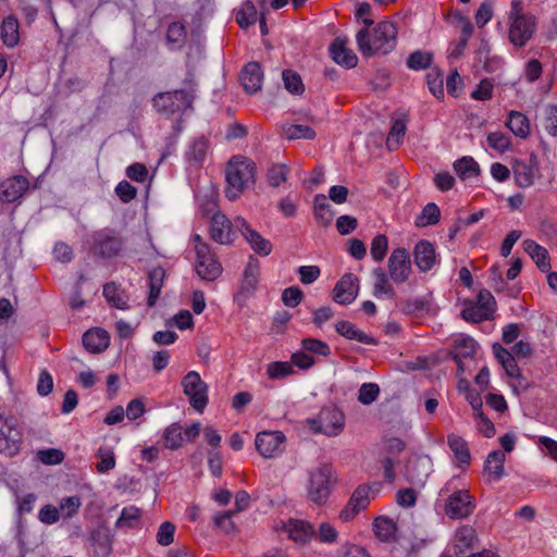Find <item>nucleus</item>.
<instances>
[{
  "instance_id": "79ce46f5",
  "label": "nucleus",
  "mask_w": 557,
  "mask_h": 557,
  "mask_svg": "<svg viewBox=\"0 0 557 557\" xmlns=\"http://www.w3.org/2000/svg\"><path fill=\"white\" fill-rule=\"evenodd\" d=\"M284 136L289 139H313L315 137V132L307 126L300 124H287L283 126Z\"/></svg>"
},
{
  "instance_id": "4468645a",
  "label": "nucleus",
  "mask_w": 557,
  "mask_h": 557,
  "mask_svg": "<svg viewBox=\"0 0 557 557\" xmlns=\"http://www.w3.org/2000/svg\"><path fill=\"white\" fill-rule=\"evenodd\" d=\"M513 176L517 184L527 188L534 184L535 180L540 177L539 160L534 153H531L525 159L516 160L512 165Z\"/></svg>"
},
{
  "instance_id": "bf43d9fd",
  "label": "nucleus",
  "mask_w": 557,
  "mask_h": 557,
  "mask_svg": "<svg viewBox=\"0 0 557 557\" xmlns=\"http://www.w3.org/2000/svg\"><path fill=\"white\" fill-rule=\"evenodd\" d=\"M293 373L292 364L288 362L275 361L267 367V374L272 380H280Z\"/></svg>"
},
{
  "instance_id": "4be33fe9",
  "label": "nucleus",
  "mask_w": 557,
  "mask_h": 557,
  "mask_svg": "<svg viewBox=\"0 0 557 557\" xmlns=\"http://www.w3.org/2000/svg\"><path fill=\"white\" fill-rule=\"evenodd\" d=\"M284 531L288 534V537L296 543L306 544L315 534L314 528L307 521L289 519L284 524Z\"/></svg>"
},
{
  "instance_id": "f257e3e1",
  "label": "nucleus",
  "mask_w": 557,
  "mask_h": 557,
  "mask_svg": "<svg viewBox=\"0 0 557 557\" xmlns=\"http://www.w3.org/2000/svg\"><path fill=\"white\" fill-rule=\"evenodd\" d=\"M364 27L356 36L358 48L363 55L387 54L397 44V28L385 21L373 26V21L363 18Z\"/></svg>"
},
{
  "instance_id": "49530a36",
  "label": "nucleus",
  "mask_w": 557,
  "mask_h": 557,
  "mask_svg": "<svg viewBox=\"0 0 557 557\" xmlns=\"http://www.w3.org/2000/svg\"><path fill=\"white\" fill-rule=\"evenodd\" d=\"M259 275V263L257 260H250L244 271L242 283L243 290L250 293L256 288Z\"/></svg>"
},
{
  "instance_id": "13d9d810",
  "label": "nucleus",
  "mask_w": 557,
  "mask_h": 557,
  "mask_svg": "<svg viewBox=\"0 0 557 557\" xmlns=\"http://www.w3.org/2000/svg\"><path fill=\"white\" fill-rule=\"evenodd\" d=\"M380 394V387L375 383H363L358 392V400L362 405H371Z\"/></svg>"
},
{
  "instance_id": "f8f14e48",
  "label": "nucleus",
  "mask_w": 557,
  "mask_h": 557,
  "mask_svg": "<svg viewBox=\"0 0 557 557\" xmlns=\"http://www.w3.org/2000/svg\"><path fill=\"white\" fill-rule=\"evenodd\" d=\"M196 272L208 282L215 281L222 274V265L207 244L196 245Z\"/></svg>"
},
{
  "instance_id": "c756f323",
  "label": "nucleus",
  "mask_w": 557,
  "mask_h": 557,
  "mask_svg": "<svg viewBox=\"0 0 557 557\" xmlns=\"http://www.w3.org/2000/svg\"><path fill=\"white\" fill-rule=\"evenodd\" d=\"M523 248L542 272H548L550 263L548 260V251L544 247L540 246L534 240L527 239L523 242Z\"/></svg>"
},
{
  "instance_id": "aec40b11",
  "label": "nucleus",
  "mask_w": 557,
  "mask_h": 557,
  "mask_svg": "<svg viewBox=\"0 0 557 557\" xmlns=\"http://www.w3.org/2000/svg\"><path fill=\"white\" fill-rule=\"evenodd\" d=\"M28 186V181L24 176L10 177L0 184V199L5 202H13L24 195Z\"/></svg>"
},
{
  "instance_id": "6ab92c4d",
  "label": "nucleus",
  "mask_w": 557,
  "mask_h": 557,
  "mask_svg": "<svg viewBox=\"0 0 557 557\" xmlns=\"http://www.w3.org/2000/svg\"><path fill=\"white\" fill-rule=\"evenodd\" d=\"M370 487L367 485L358 486L352 493L349 502L339 512V519L347 522L352 520L361 510H364L370 504Z\"/></svg>"
},
{
  "instance_id": "0e129e2a",
  "label": "nucleus",
  "mask_w": 557,
  "mask_h": 557,
  "mask_svg": "<svg viewBox=\"0 0 557 557\" xmlns=\"http://www.w3.org/2000/svg\"><path fill=\"white\" fill-rule=\"evenodd\" d=\"M37 458L45 465H59L63 461L64 454L57 448H47L38 450Z\"/></svg>"
},
{
  "instance_id": "8fccbe9b",
  "label": "nucleus",
  "mask_w": 557,
  "mask_h": 557,
  "mask_svg": "<svg viewBox=\"0 0 557 557\" xmlns=\"http://www.w3.org/2000/svg\"><path fill=\"white\" fill-rule=\"evenodd\" d=\"M426 84L430 92L441 99L444 97V88H443V74L438 69H431V71L426 74Z\"/></svg>"
},
{
  "instance_id": "6e6d98bb",
  "label": "nucleus",
  "mask_w": 557,
  "mask_h": 557,
  "mask_svg": "<svg viewBox=\"0 0 557 557\" xmlns=\"http://www.w3.org/2000/svg\"><path fill=\"white\" fill-rule=\"evenodd\" d=\"M301 347L307 352L323 357H327L331 354L330 346L325 342L317 338H304L301 341Z\"/></svg>"
},
{
  "instance_id": "37998d69",
  "label": "nucleus",
  "mask_w": 557,
  "mask_h": 557,
  "mask_svg": "<svg viewBox=\"0 0 557 557\" xmlns=\"http://www.w3.org/2000/svg\"><path fill=\"white\" fill-rule=\"evenodd\" d=\"M441 211L434 202H429L416 220L417 226L435 225L440 221Z\"/></svg>"
},
{
  "instance_id": "a211bd4d",
  "label": "nucleus",
  "mask_w": 557,
  "mask_h": 557,
  "mask_svg": "<svg viewBox=\"0 0 557 557\" xmlns=\"http://www.w3.org/2000/svg\"><path fill=\"white\" fill-rule=\"evenodd\" d=\"M235 221L231 222L227 216L221 212H216L211 218L210 236L221 245H228L233 242Z\"/></svg>"
},
{
  "instance_id": "4c0bfd02",
  "label": "nucleus",
  "mask_w": 557,
  "mask_h": 557,
  "mask_svg": "<svg viewBox=\"0 0 557 557\" xmlns=\"http://www.w3.org/2000/svg\"><path fill=\"white\" fill-rule=\"evenodd\" d=\"M314 216L322 226H329L332 223L334 212L324 195H317L314 198Z\"/></svg>"
},
{
  "instance_id": "864d4df0",
  "label": "nucleus",
  "mask_w": 557,
  "mask_h": 557,
  "mask_svg": "<svg viewBox=\"0 0 557 557\" xmlns=\"http://www.w3.org/2000/svg\"><path fill=\"white\" fill-rule=\"evenodd\" d=\"M373 529L376 536L383 541H388L395 532L393 521L386 517L376 518L373 523Z\"/></svg>"
},
{
  "instance_id": "412c9836",
  "label": "nucleus",
  "mask_w": 557,
  "mask_h": 557,
  "mask_svg": "<svg viewBox=\"0 0 557 557\" xmlns=\"http://www.w3.org/2000/svg\"><path fill=\"white\" fill-rule=\"evenodd\" d=\"M240 84L248 94H255L261 89L263 71L258 62H249L240 72Z\"/></svg>"
},
{
  "instance_id": "2f4dec72",
  "label": "nucleus",
  "mask_w": 557,
  "mask_h": 557,
  "mask_svg": "<svg viewBox=\"0 0 557 557\" xmlns=\"http://www.w3.org/2000/svg\"><path fill=\"white\" fill-rule=\"evenodd\" d=\"M447 444L454 453L455 459L459 462L460 466H468L470 463V450L467 442L462 437L456 434H449L447 436Z\"/></svg>"
},
{
  "instance_id": "603ef678",
  "label": "nucleus",
  "mask_w": 557,
  "mask_h": 557,
  "mask_svg": "<svg viewBox=\"0 0 557 557\" xmlns=\"http://www.w3.org/2000/svg\"><path fill=\"white\" fill-rule=\"evenodd\" d=\"M406 133V125L403 121L397 120L393 123L388 133L386 145L389 150H396Z\"/></svg>"
},
{
  "instance_id": "c9c22d12",
  "label": "nucleus",
  "mask_w": 557,
  "mask_h": 557,
  "mask_svg": "<svg viewBox=\"0 0 557 557\" xmlns=\"http://www.w3.org/2000/svg\"><path fill=\"white\" fill-rule=\"evenodd\" d=\"M165 277V271L161 267H156L149 272V297L148 306H154L158 297L160 296L163 280Z\"/></svg>"
},
{
  "instance_id": "bb28decb",
  "label": "nucleus",
  "mask_w": 557,
  "mask_h": 557,
  "mask_svg": "<svg viewBox=\"0 0 557 557\" xmlns=\"http://www.w3.org/2000/svg\"><path fill=\"white\" fill-rule=\"evenodd\" d=\"M209 148L208 140L205 137L195 138L188 146L185 158L187 162L195 168L201 166Z\"/></svg>"
},
{
  "instance_id": "6e6552de",
  "label": "nucleus",
  "mask_w": 557,
  "mask_h": 557,
  "mask_svg": "<svg viewBox=\"0 0 557 557\" xmlns=\"http://www.w3.org/2000/svg\"><path fill=\"white\" fill-rule=\"evenodd\" d=\"M182 386L191 407L198 412H202L208 404V385L202 381L200 374L196 371H189L182 379Z\"/></svg>"
},
{
  "instance_id": "20e7f679",
  "label": "nucleus",
  "mask_w": 557,
  "mask_h": 557,
  "mask_svg": "<svg viewBox=\"0 0 557 557\" xmlns=\"http://www.w3.org/2000/svg\"><path fill=\"white\" fill-rule=\"evenodd\" d=\"M308 478V498L317 505L325 504L336 482L333 467L329 463L319 465L309 471Z\"/></svg>"
},
{
  "instance_id": "052dcab7",
  "label": "nucleus",
  "mask_w": 557,
  "mask_h": 557,
  "mask_svg": "<svg viewBox=\"0 0 557 557\" xmlns=\"http://www.w3.org/2000/svg\"><path fill=\"white\" fill-rule=\"evenodd\" d=\"M175 525L170 521L160 524L157 532V542L162 546H169L174 542Z\"/></svg>"
},
{
  "instance_id": "f3484780",
  "label": "nucleus",
  "mask_w": 557,
  "mask_h": 557,
  "mask_svg": "<svg viewBox=\"0 0 557 557\" xmlns=\"http://www.w3.org/2000/svg\"><path fill=\"white\" fill-rule=\"evenodd\" d=\"M235 227L242 233L255 252L260 256H269L271 253L272 244L257 231L252 230L244 218L237 216L235 219Z\"/></svg>"
},
{
  "instance_id": "f704fd0d",
  "label": "nucleus",
  "mask_w": 557,
  "mask_h": 557,
  "mask_svg": "<svg viewBox=\"0 0 557 557\" xmlns=\"http://www.w3.org/2000/svg\"><path fill=\"white\" fill-rule=\"evenodd\" d=\"M429 476V460L419 458L407 468L408 480L416 485H423Z\"/></svg>"
},
{
  "instance_id": "1a4fd4ad",
  "label": "nucleus",
  "mask_w": 557,
  "mask_h": 557,
  "mask_svg": "<svg viewBox=\"0 0 557 557\" xmlns=\"http://www.w3.org/2000/svg\"><path fill=\"white\" fill-rule=\"evenodd\" d=\"M22 434L15 418L5 417L0 412V453L14 456L21 449Z\"/></svg>"
},
{
  "instance_id": "b1692460",
  "label": "nucleus",
  "mask_w": 557,
  "mask_h": 557,
  "mask_svg": "<svg viewBox=\"0 0 557 557\" xmlns=\"http://www.w3.org/2000/svg\"><path fill=\"white\" fill-rule=\"evenodd\" d=\"M90 542L97 557H108L111 553L112 534L107 525H98L90 533Z\"/></svg>"
},
{
  "instance_id": "774afa93",
  "label": "nucleus",
  "mask_w": 557,
  "mask_h": 557,
  "mask_svg": "<svg viewBox=\"0 0 557 557\" xmlns=\"http://www.w3.org/2000/svg\"><path fill=\"white\" fill-rule=\"evenodd\" d=\"M321 543H335L338 536L336 529L329 522H322L315 534Z\"/></svg>"
},
{
  "instance_id": "4d7b16f0",
  "label": "nucleus",
  "mask_w": 557,
  "mask_h": 557,
  "mask_svg": "<svg viewBox=\"0 0 557 557\" xmlns=\"http://www.w3.org/2000/svg\"><path fill=\"white\" fill-rule=\"evenodd\" d=\"M388 239L384 234L376 235L371 243L370 253L376 262H381L387 252Z\"/></svg>"
},
{
  "instance_id": "473e14b6",
  "label": "nucleus",
  "mask_w": 557,
  "mask_h": 557,
  "mask_svg": "<svg viewBox=\"0 0 557 557\" xmlns=\"http://www.w3.org/2000/svg\"><path fill=\"white\" fill-rule=\"evenodd\" d=\"M506 125L519 138L525 139L530 135L529 119L521 112L510 111Z\"/></svg>"
},
{
  "instance_id": "a19ab883",
  "label": "nucleus",
  "mask_w": 557,
  "mask_h": 557,
  "mask_svg": "<svg viewBox=\"0 0 557 557\" xmlns=\"http://www.w3.org/2000/svg\"><path fill=\"white\" fill-rule=\"evenodd\" d=\"M258 18V11L250 0H246L236 13V22L242 28L253 25Z\"/></svg>"
},
{
  "instance_id": "2eb2a0df",
  "label": "nucleus",
  "mask_w": 557,
  "mask_h": 557,
  "mask_svg": "<svg viewBox=\"0 0 557 557\" xmlns=\"http://www.w3.org/2000/svg\"><path fill=\"white\" fill-rule=\"evenodd\" d=\"M285 435L281 431H264L256 436V448L264 458H274L283 451Z\"/></svg>"
},
{
  "instance_id": "39448f33",
  "label": "nucleus",
  "mask_w": 557,
  "mask_h": 557,
  "mask_svg": "<svg viewBox=\"0 0 557 557\" xmlns=\"http://www.w3.org/2000/svg\"><path fill=\"white\" fill-rule=\"evenodd\" d=\"M124 247L123 238L110 227L95 231L89 238V250L95 257L111 259L117 257Z\"/></svg>"
},
{
  "instance_id": "a878e982",
  "label": "nucleus",
  "mask_w": 557,
  "mask_h": 557,
  "mask_svg": "<svg viewBox=\"0 0 557 557\" xmlns=\"http://www.w3.org/2000/svg\"><path fill=\"white\" fill-rule=\"evenodd\" d=\"M336 332L349 341H357L367 345H377V341L366 334L349 321H338L335 324Z\"/></svg>"
},
{
  "instance_id": "69168bd1",
  "label": "nucleus",
  "mask_w": 557,
  "mask_h": 557,
  "mask_svg": "<svg viewBox=\"0 0 557 557\" xmlns=\"http://www.w3.org/2000/svg\"><path fill=\"white\" fill-rule=\"evenodd\" d=\"M455 348L463 358H472L476 350V342L471 337H461L456 339Z\"/></svg>"
},
{
  "instance_id": "7ed1b4c3",
  "label": "nucleus",
  "mask_w": 557,
  "mask_h": 557,
  "mask_svg": "<svg viewBox=\"0 0 557 557\" xmlns=\"http://www.w3.org/2000/svg\"><path fill=\"white\" fill-rule=\"evenodd\" d=\"M255 163L244 157H234L230 160L226 170V188L225 196L228 200H236L243 191L255 184Z\"/></svg>"
},
{
  "instance_id": "c85d7f7f",
  "label": "nucleus",
  "mask_w": 557,
  "mask_h": 557,
  "mask_svg": "<svg viewBox=\"0 0 557 557\" xmlns=\"http://www.w3.org/2000/svg\"><path fill=\"white\" fill-rule=\"evenodd\" d=\"M505 453L502 450H494L488 454L484 462V472L493 480L498 481L505 474Z\"/></svg>"
},
{
  "instance_id": "c03bdc74",
  "label": "nucleus",
  "mask_w": 557,
  "mask_h": 557,
  "mask_svg": "<svg viewBox=\"0 0 557 557\" xmlns=\"http://www.w3.org/2000/svg\"><path fill=\"white\" fill-rule=\"evenodd\" d=\"M103 296L108 302L117 309H125L127 307L124 293L116 286L115 283H107L103 286Z\"/></svg>"
},
{
  "instance_id": "72a5a7b5",
  "label": "nucleus",
  "mask_w": 557,
  "mask_h": 557,
  "mask_svg": "<svg viewBox=\"0 0 557 557\" xmlns=\"http://www.w3.org/2000/svg\"><path fill=\"white\" fill-rule=\"evenodd\" d=\"M372 275L374 277V297L380 298L382 296H386L387 298H394L395 289L389 284L387 274L381 268H375L372 271Z\"/></svg>"
},
{
  "instance_id": "9b49d317",
  "label": "nucleus",
  "mask_w": 557,
  "mask_h": 557,
  "mask_svg": "<svg viewBox=\"0 0 557 557\" xmlns=\"http://www.w3.org/2000/svg\"><path fill=\"white\" fill-rule=\"evenodd\" d=\"M536 32V17H524L508 21V40L515 48H523L532 39Z\"/></svg>"
},
{
  "instance_id": "680f3d73",
  "label": "nucleus",
  "mask_w": 557,
  "mask_h": 557,
  "mask_svg": "<svg viewBox=\"0 0 557 557\" xmlns=\"http://www.w3.org/2000/svg\"><path fill=\"white\" fill-rule=\"evenodd\" d=\"M97 457L100 458V461L96 466L99 472L103 473L115 467V457L110 448L100 447Z\"/></svg>"
},
{
  "instance_id": "5701e85b",
  "label": "nucleus",
  "mask_w": 557,
  "mask_h": 557,
  "mask_svg": "<svg viewBox=\"0 0 557 557\" xmlns=\"http://www.w3.org/2000/svg\"><path fill=\"white\" fill-rule=\"evenodd\" d=\"M414 263L421 272L430 271L436 262L434 246L428 240H420L413 249Z\"/></svg>"
},
{
  "instance_id": "ea45409f",
  "label": "nucleus",
  "mask_w": 557,
  "mask_h": 557,
  "mask_svg": "<svg viewBox=\"0 0 557 557\" xmlns=\"http://www.w3.org/2000/svg\"><path fill=\"white\" fill-rule=\"evenodd\" d=\"M433 62V53L423 50L411 52L406 61L407 66L413 71L429 69Z\"/></svg>"
},
{
  "instance_id": "e2e57ef3",
  "label": "nucleus",
  "mask_w": 557,
  "mask_h": 557,
  "mask_svg": "<svg viewBox=\"0 0 557 557\" xmlns=\"http://www.w3.org/2000/svg\"><path fill=\"white\" fill-rule=\"evenodd\" d=\"M186 38V28L183 24L174 22L169 25L166 40L169 44L182 46Z\"/></svg>"
},
{
  "instance_id": "5fc2aeb1",
  "label": "nucleus",
  "mask_w": 557,
  "mask_h": 557,
  "mask_svg": "<svg viewBox=\"0 0 557 557\" xmlns=\"http://www.w3.org/2000/svg\"><path fill=\"white\" fill-rule=\"evenodd\" d=\"M289 169L286 164H273L267 173V178L272 187L280 186L287 180Z\"/></svg>"
},
{
  "instance_id": "3c124183",
  "label": "nucleus",
  "mask_w": 557,
  "mask_h": 557,
  "mask_svg": "<svg viewBox=\"0 0 557 557\" xmlns=\"http://www.w3.org/2000/svg\"><path fill=\"white\" fill-rule=\"evenodd\" d=\"M542 123L550 136H557V104H547L544 108Z\"/></svg>"
},
{
  "instance_id": "a18cd8bd",
  "label": "nucleus",
  "mask_w": 557,
  "mask_h": 557,
  "mask_svg": "<svg viewBox=\"0 0 557 557\" xmlns=\"http://www.w3.org/2000/svg\"><path fill=\"white\" fill-rule=\"evenodd\" d=\"M282 79L284 83V87L290 94L301 95L305 90V86L302 84L301 77L298 73L292 70H284L282 72Z\"/></svg>"
},
{
  "instance_id": "393cba45",
  "label": "nucleus",
  "mask_w": 557,
  "mask_h": 557,
  "mask_svg": "<svg viewBox=\"0 0 557 557\" xmlns=\"http://www.w3.org/2000/svg\"><path fill=\"white\" fill-rule=\"evenodd\" d=\"M85 349L91 354H99L106 350L110 344V336L102 329L87 331L82 338Z\"/></svg>"
},
{
  "instance_id": "de8ad7c7",
  "label": "nucleus",
  "mask_w": 557,
  "mask_h": 557,
  "mask_svg": "<svg viewBox=\"0 0 557 557\" xmlns=\"http://www.w3.org/2000/svg\"><path fill=\"white\" fill-rule=\"evenodd\" d=\"M164 445L169 449H177L183 443L182 426L173 423L163 433Z\"/></svg>"
},
{
  "instance_id": "e433bc0d",
  "label": "nucleus",
  "mask_w": 557,
  "mask_h": 557,
  "mask_svg": "<svg viewBox=\"0 0 557 557\" xmlns=\"http://www.w3.org/2000/svg\"><path fill=\"white\" fill-rule=\"evenodd\" d=\"M455 541L456 553H459V555L462 556L465 550L473 548L474 543L476 542L474 529L471 527H462L458 529L455 535Z\"/></svg>"
},
{
  "instance_id": "9d476101",
  "label": "nucleus",
  "mask_w": 557,
  "mask_h": 557,
  "mask_svg": "<svg viewBox=\"0 0 557 557\" xmlns=\"http://www.w3.org/2000/svg\"><path fill=\"white\" fill-rule=\"evenodd\" d=\"M495 308L496 301L493 295L488 290L482 289L478 294L476 302L465 307L461 311V317L466 321L479 323L491 320Z\"/></svg>"
},
{
  "instance_id": "09e8293b",
  "label": "nucleus",
  "mask_w": 557,
  "mask_h": 557,
  "mask_svg": "<svg viewBox=\"0 0 557 557\" xmlns=\"http://www.w3.org/2000/svg\"><path fill=\"white\" fill-rule=\"evenodd\" d=\"M140 517V510L135 506L123 508L121 516L115 522L116 528H133L136 525Z\"/></svg>"
},
{
  "instance_id": "dca6fc26",
  "label": "nucleus",
  "mask_w": 557,
  "mask_h": 557,
  "mask_svg": "<svg viewBox=\"0 0 557 557\" xmlns=\"http://www.w3.org/2000/svg\"><path fill=\"white\" fill-rule=\"evenodd\" d=\"M359 293V280L352 273L344 274L333 288V300L339 305L355 301Z\"/></svg>"
},
{
  "instance_id": "58836bf2",
  "label": "nucleus",
  "mask_w": 557,
  "mask_h": 557,
  "mask_svg": "<svg viewBox=\"0 0 557 557\" xmlns=\"http://www.w3.org/2000/svg\"><path fill=\"white\" fill-rule=\"evenodd\" d=\"M454 169L461 180L472 178L479 175V164L471 157H462L455 161Z\"/></svg>"
},
{
  "instance_id": "ddd939ff",
  "label": "nucleus",
  "mask_w": 557,
  "mask_h": 557,
  "mask_svg": "<svg viewBox=\"0 0 557 557\" xmlns=\"http://www.w3.org/2000/svg\"><path fill=\"white\" fill-rule=\"evenodd\" d=\"M388 275L397 284L404 283L411 273L410 255L405 248H396L392 251L388 262Z\"/></svg>"
},
{
  "instance_id": "7c9ffc66",
  "label": "nucleus",
  "mask_w": 557,
  "mask_h": 557,
  "mask_svg": "<svg viewBox=\"0 0 557 557\" xmlns=\"http://www.w3.org/2000/svg\"><path fill=\"white\" fill-rule=\"evenodd\" d=\"M18 21L13 15H9L3 20L1 25V39L7 47L13 48L18 44Z\"/></svg>"
},
{
  "instance_id": "338daca9",
  "label": "nucleus",
  "mask_w": 557,
  "mask_h": 557,
  "mask_svg": "<svg viewBox=\"0 0 557 557\" xmlns=\"http://www.w3.org/2000/svg\"><path fill=\"white\" fill-rule=\"evenodd\" d=\"M304 293L297 286H290L283 290L282 301L286 307L295 308L302 300Z\"/></svg>"
},
{
  "instance_id": "cd10ccee",
  "label": "nucleus",
  "mask_w": 557,
  "mask_h": 557,
  "mask_svg": "<svg viewBox=\"0 0 557 557\" xmlns=\"http://www.w3.org/2000/svg\"><path fill=\"white\" fill-rule=\"evenodd\" d=\"M330 50L333 60L337 64L343 65L347 69H352L357 65V55L350 49H347L344 45V41H342L339 38H336L334 40Z\"/></svg>"
},
{
  "instance_id": "423d86ee",
  "label": "nucleus",
  "mask_w": 557,
  "mask_h": 557,
  "mask_svg": "<svg viewBox=\"0 0 557 557\" xmlns=\"http://www.w3.org/2000/svg\"><path fill=\"white\" fill-rule=\"evenodd\" d=\"M447 495L445 513L451 519L469 517L475 508L474 500L467 490L451 488V482L446 483L440 491V496Z\"/></svg>"
},
{
  "instance_id": "0eeeda50",
  "label": "nucleus",
  "mask_w": 557,
  "mask_h": 557,
  "mask_svg": "<svg viewBox=\"0 0 557 557\" xmlns=\"http://www.w3.org/2000/svg\"><path fill=\"white\" fill-rule=\"evenodd\" d=\"M309 423L315 433L336 436L345 426V417L336 407H324L321 409L318 419L310 420Z\"/></svg>"
},
{
  "instance_id": "f03ea898",
  "label": "nucleus",
  "mask_w": 557,
  "mask_h": 557,
  "mask_svg": "<svg viewBox=\"0 0 557 557\" xmlns=\"http://www.w3.org/2000/svg\"><path fill=\"white\" fill-rule=\"evenodd\" d=\"M184 87L174 91L159 92L153 98V107L158 112L172 115L184 112L191 107L196 98L197 83L194 74L188 71L184 82Z\"/></svg>"
}]
</instances>
